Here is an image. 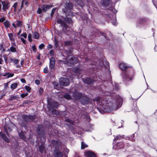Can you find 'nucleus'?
Here are the masks:
<instances>
[{"label": "nucleus", "mask_w": 157, "mask_h": 157, "mask_svg": "<svg viewBox=\"0 0 157 157\" xmlns=\"http://www.w3.org/2000/svg\"><path fill=\"white\" fill-rule=\"evenodd\" d=\"M11 61L13 63L15 64H18L19 62V60L17 59H13L11 58L10 59Z\"/></svg>", "instance_id": "nucleus-32"}, {"label": "nucleus", "mask_w": 157, "mask_h": 157, "mask_svg": "<svg viewBox=\"0 0 157 157\" xmlns=\"http://www.w3.org/2000/svg\"><path fill=\"white\" fill-rule=\"evenodd\" d=\"M146 21V19L144 18H141L139 19V22L140 24H142Z\"/></svg>", "instance_id": "nucleus-36"}, {"label": "nucleus", "mask_w": 157, "mask_h": 157, "mask_svg": "<svg viewBox=\"0 0 157 157\" xmlns=\"http://www.w3.org/2000/svg\"><path fill=\"white\" fill-rule=\"evenodd\" d=\"M52 48V46L51 44H48L47 46V48L48 50L51 49Z\"/></svg>", "instance_id": "nucleus-57"}, {"label": "nucleus", "mask_w": 157, "mask_h": 157, "mask_svg": "<svg viewBox=\"0 0 157 157\" xmlns=\"http://www.w3.org/2000/svg\"><path fill=\"white\" fill-rule=\"evenodd\" d=\"M2 3V9L4 10L5 11L8 9L10 7V3L8 1H5Z\"/></svg>", "instance_id": "nucleus-8"}, {"label": "nucleus", "mask_w": 157, "mask_h": 157, "mask_svg": "<svg viewBox=\"0 0 157 157\" xmlns=\"http://www.w3.org/2000/svg\"><path fill=\"white\" fill-rule=\"evenodd\" d=\"M82 95L81 93L75 90L73 94V97L75 100L80 99L82 97Z\"/></svg>", "instance_id": "nucleus-6"}, {"label": "nucleus", "mask_w": 157, "mask_h": 157, "mask_svg": "<svg viewBox=\"0 0 157 157\" xmlns=\"http://www.w3.org/2000/svg\"><path fill=\"white\" fill-rule=\"evenodd\" d=\"M119 143L117 144V147L119 148H121L122 147H123L124 146V145L123 144H122V143H121V146H119Z\"/></svg>", "instance_id": "nucleus-56"}, {"label": "nucleus", "mask_w": 157, "mask_h": 157, "mask_svg": "<svg viewBox=\"0 0 157 157\" xmlns=\"http://www.w3.org/2000/svg\"><path fill=\"white\" fill-rule=\"evenodd\" d=\"M88 147V145H86L84 142H82L81 143V148L82 149H84L86 147Z\"/></svg>", "instance_id": "nucleus-30"}, {"label": "nucleus", "mask_w": 157, "mask_h": 157, "mask_svg": "<svg viewBox=\"0 0 157 157\" xmlns=\"http://www.w3.org/2000/svg\"><path fill=\"white\" fill-rule=\"evenodd\" d=\"M77 4L81 6H82L83 5L82 3V2L80 0L78 1Z\"/></svg>", "instance_id": "nucleus-49"}, {"label": "nucleus", "mask_w": 157, "mask_h": 157, "mask_svg": "<svg viewBox=\"0 0 157 157\" xmlns=\"http://www.w3.org/2000/svg\"><path fill=\"white\" fill-rule=\"evenodd\" d=\"M109 0H104L103 2V4L104 6H109Z\"/></svg>", "instance_id": "nucleus-23"}, {"label": "nucleus", "mask_w": 157, "mask_h": 157, "mask_svg": "<svg viewBox=\"0 0 157 157\" xmlns=\"http://www.w3.org/2000/svg\"><path fill=\"white\" fill-rule=\"evenodd\" d=\"M53 155L54 157H63V154L62 152L56 149L54 150Z\"/></svg>", "instance_id": "nucleus-5"}, {"label": "nucleus", "mask_w": 157, "mask_h": 157, "mask_svg": "<svg viewBox=\"0 0 157 157\" xmlns=\"http://www.w3.org/2000/svg\"><path fill=\"white\" fill-rule=\"evenodd\" d=\"M3 24L5 26L6 28H8L10 27V23L9 21H5V22H4Z\"/></svg>", "instance_id": "nucleus-28"}, {"label": "nucleus", "mask_w": 157, "mask_h": 157, "mask_svg": "<svg viewBox=\"0 0 157 157\" xmlns=\"http://www.w3.org/2000/svg\"><path fill=\"white\" fill-rule=\"evenodd\" d=\"M28 0H22L21 2V9H22V8L24 6V5L27 7L28 5Z\"/></svg>", "instance_id": "nucleus-19"}, {"label": "nucleus", "mask_w": 157, "mask_h": 157, "mask_svg": "<svg viewBox=\"0 0 157 157\" xmlns=\"http://www.w3.org/2000/svg\"><path fill=\"white\" fill-rule=\"evenodd\" d=\"M78 61V59L76 57L73 56H69L67 57L66 60H60V62L66 64H69V63L74 64L76 63Z\"/></svg>", "instance_id": "nucleus-2"}, {"label": "nucleus", "mask_w": 157, "mask_h": 157, "mask_svg": "<svg viewBox=\"0 0 157 157\" xmlns=\"http://www.w3.org/2000/svg\"><path fill=\"white\" fill-rule=\"evenodd\" d=\"M51 142L53 146L56 148L57 147H58V145L59 144V141H56L55 140H52Z\"/></svg>", "instance_id": "nucleus-21"}, {"label": "nucleus", "mask_w": 157, "mask_h": 157, "mask_svg": "<svg viewBox=\"0 0 157 157\" xmlns=\"http://www.w3.org/2000/svg\"><path fill=\"white\" fill-rule=\"evenodd\" d=\"M21 41L23 43L25 44L26 43V41L22 37H21Z\"/></svg>", "instance_id": "nucleus-60"}, {"label": "nucleus", "mask_w": 157, "mask_h": 157, "mask_svg": "<svg viewBox=\"0 0 157 157\" xmlns=\"http://www.w3.org/2000/svg\"><path fill=\"white\" fill-rule=\"evenodd\" d=\"M11 46L8 48L7 50V52H11L12 53H17L18 51V47L16 46L15 42H11Z\"/></svg>", "instance_id": "nucleus-3"}, {"label": "nucleus", "mask_w": 157, "mask_h": 157, "mask_svg": "<svg viewBox=\"0 0 157 157\" xmlns=\"http://www.w3.org/2000/svg\"><path fill=\"white\" fill-rule=\"evenodd\" d=\"M73 6L71 3H69L66 5V8L69 10L71 9L73 7Z\"/></svg>", "instance_id": "nucleus-26"}, {"label": "nucleus", "mask_w": 157, "mask_h": 157, "mask_svg": "<svg viewBox=\"0 0 157 157\" xmlns=\"http://www.w3.org/2000/svg\"><path fill=\"white\" fill-rule=\"evenodd\" d=\"M71 44V42L70 41H65V44L66 45H70Z\"/></svg>", "instance_id": "nucleus-53"}, {"label": "nucleus", "mask_w": 157, "mask_h": 157, "mask_svg": "<svg viewBox=\"0 0 157 157\" xmlns=\"http://www.w3.org/2000/svg\"><path fill=\"white\" fill-rule=\"evenodd\" d=\"M59 83L62 86H67L69 84V81L67 78H62L59 80Z\"/></svg>", "instance_id": "nucleus-4"}, {"label": "nucleus", "mask_w": 157, "mask_h": 157, "mask_svg": "<svg viewBox=\"0 0 157 157\" xmlns=\"http://www.w3.org/2000/svg\"><path fill=\"white\" fill-rule=\"evenodd\" d=\"M32 48L34 52H36V48L35 45H34L32 46Z\"/></svg>", "instance_id": "nucleus-50"}, {"label": "nucleus", "mask_w": 157, "mask_h": 157, "mask_svg": "<svg viewBox=\"0 0 157 157\" xmlns=\"http://www.w3.org/2000/svg\"><path fill=\"white\" fill-rule=\"evenodd\" d=\"M14 74L13 73H10L9 72L7 73V78H9L12 77L14 75Z\"/></svg>", "instance_id": "nucleus-37"}, {"label": "nucleus", "mask_w": 157, "mask_h": 157, "mask_svg": "<svg viewBox=\"0 0 157 157\" xmlns=\"http://www.w3.org/2000/svg\"><path fill=\"white\" fill-rule=\"evenodd\" d=\"M86 154L87 157H96L95 153L90 151H88L86 152Z\"/></svg>", "instance_id": "nucleus-11"}, {"label": "nucleus", "mask_w": 157, "mask_h": 157, "mask_svg": "<svg viewBox=\"0 0 157 157\" xmlns=\"http://www.w3.org/2000/svg\"><path fill=\"white\" fill-rule=\"evenodd\" d=\"M56 10V8H54L52 10V12L51 14V17H52L53 16L54 13V12H55V11Z\"/></svg>", "instance_id": "nucleus-44"}, {"label": "nucleus", "mask_w": 157, "mask_h": 157, "mask_svg": "<svg viewBox=\"0 0 157 157\" xmlns=\"http://www.w3.org/2000/svg\"><path fill=\"white\" fill-rule=\"evenodd\" d=\"M120 68L123 71H125L126 69L128 67L124 63H120L119 65Z\"/></svg>", "instance_id": "nucleus-13"}, {"label": "nucleus", "mask_w": 157, "mask_h": 157, "mask_svg": "<svg viewBox=\"0 0 157 157\" xmlns=\"http://www.w3.org/2000/svg\"><path fill=\"white\" fill-rule=\"evenodd\" d=\"M24 119L26 121H30L34 120L36 118L35 115H25Z\"/></svg>", "instance_id": "nucleus-7"}, {"label": "nucleus", "mask_w": 157, "mask_h": 157, "mask_svg": "<svg viewBox=\"0 0 157 157\" xmlns=\"http://www.w3.org/2000/svg\"><path fill=\"white\" fill-rule=\"evenodd\" d=\"M28 38L29 39V41L30 42H31L32 40V35L31 34H29L28 35Z\"/></svg>", "instance_id": "nucleus-46"}, {"label": "nucleus", "mask_w": 157, "mask_h": 157, "mask_svg": "<svg viewBox=\"0 0 157 157\" xmlns=\"http://www.w3.org/2000/svg\"><path fill=\"white\" fill-rule=\"evenodd\" d=\"M28 94L27 93H25V94H21V97L22 98H24L28 95Z\"/></svg>", "instance_id": "nucleus-39"}, {"label": "nucleus", "mask_w": 157, "mask_h": 157, "mask_svg": "<svg viewBox=\"0 0 157 157\" xmlns=\"http://www.w3.org/2000/svg\"><path fill=\"white\" fill-rule=\"evenodd\" d=\"M0 136H1L6 142L7 143L9 142V140L4 134L2 132H0Z\"/></svg>", "instance_id": "nucleus-15"}, {"label": "nucleus", "mask_w": 157, "mask_h": 157, "mask_svg": "<svg viewBox=\"0 0 157 157\" xmlns=\"http://www.w3.org/2000/svg\"><path fill=\"white\" fill-rule=\"evenodd\" d=\"M64 97L66 99L69 100L71 99V96L68 94H65L64 95Z\"/></svg>", "instance_id": "nucleus-33"}, {"label": "nucleus", "mask_w": 157, "mask_h": 157, "mask_svg": "<svg viewBox=\"0 0 157 157\" xmlns=\"http://www.w3.org/2000/svg\"><path fill=\"white\" fill-rule=\"evenodd\" d=\"M43 6L44 7H45V8L46 9H48L50 8L51 7V5H43Z\"/></svg>", "instance_id": "nucleus-47"}, {"label": "nucleus", "mask_w": 157, "mask_h": 157, "mask_svg": "<svg viewBox=\"0 0 157 157\" xmlns=\"http://www.w3.org/2000/svg\"><path fill=\"white\" fill-rule=\"evenodd\" d=\"M43 89L42 88L40 87L39 90V93L40 94H41L43 92Z\"/></svg>", "instance_id": "nucleus-51"}, {"label": "nucleus", "mask_w": 157, "mask_h": 157, "mask_svg": "<svg viewBox=\"0 0 157 157\" xmlns=\"http://www.w3.org/2000/svg\"><path fill=\"white\" fill-rule=\"evenodd\" d=\"M21 36H23L25 38H26L27 37V34L26 33L21 34Z\"/></svg>", "instance_id": "nucleus-55"}, {"label": "nucleus", "mask_w": 157, "mask_h": 157, "mask_svg": "<svg viewBox=\"0 0 157 157\" xmlns=\"http://www.w3.org/2000/svg\"><path fill=\"white\" fill-rule=\"evenodd\" d=\"M48 105L52 107L57 108L59 106L58 103L55 101H52L48 103Z\"/></svg>", "instance_id": "nucleus-16"}, {"label": "nucleus", "mask_w": 157, "mask_h": 157, "mask_svg": "<svg viewBox=\"0 0 157 157\" xmlns=\"http://www.w3.org/2000/svg\"><path fill=\"white\" fill-rule=\"evenodd\" d=\"M73 71L75 73H81V70L77 67H75L73 69Z\"/></svg>", "instance_id": "nucleus-22"}, {"label": "nucleus", "mask_w": 157, "mask_h": 157, "mask_svg": "<svg viewBox=\"0 0 157 157\" xmlns=\"http://www.w3.org/2000/svg\"><path fill=\"white\" fill-rule=\"evenodd\" d=\"M5 20V18L4 17H1L0 18V22L4 21Z\"/></svg>", "instance_id": "nucleus-58"}, {"label": "nucleus", "mask_w": 157, "mask_h": 157, "mask_svg": "<svg viewBox=\"0 0 157 157\" xmlns=\"http://www.w3.org/2000/svg\"><path fill=\"white\" fill-rule=\"evenodd\" d=\"M44 130V128L42 125L40 124L38 125L37 132L40 136L38 139L39 140L40 142H41V144L39 146V148L40 151L41 153L44 152L45 151L44 143L46 139Z\"/></svg>", "instance_id": "nucleus-1"}, {"label": "nucleus", "mask_w": 157, "mask_h": 157, "mask_svg": "<svg viewBox=\"0 0 157 157\" xmlns=\"http://www.w3.org/2000/svg\"><path fill=\"white\" fill-rule=\"evenodd\" d=\"M17 2H15L13 6V7L14 8V9H16V7L17 6Z\"/></svg>", "instance_id": "nucleus-61"}, {"label": "nucleus", "mask_w": 157, "mask_h": 157, "mask_svg": "<svg viewBox=\"0 0 157 157\" xmlns=\"http://www.w3.org/2000/svg\"><path fill=\"white\" fill-rule=\"evenodd\" d=\"M8 35L10 40L12 42H15V40L13 35L12 33H8Z\"/></svg>", "instance_id": "nucleus-18"}, {"label": "nucleus", "mask_w": 157, "mask_h": 157, "mask_svg": "<svg viewBox=\"0 0 157 157\" xmlns=\"http://www.w3.org/2000/svg\"><path fill=\"white\" fill-rule=\"evenodd\" d=\"M40 35L39 33L36 32H35L33 34V37L35 39H38L39 38Z\"/></svg>", "instance_id": "nucleus-27"}, {"label": "nucleus", "mask_w": 157, "mask_h": 157, "mask_svg": "<svg viewBox=\"0 0 157 157\" xmlns=\"http://www.w3.org/2000/svg\"><path fill=\"white\" fill-rule=\"evenodd\" d=\"M58 41L55 38L54 39V44L56 47H57L58 46Z\"/></svg>", "instance_id": "nucleus-43"}, {"label": "nucleus", "mask_w": 157, "mask_h": 157, "mask_svg": "<svg viewBox=\"0 0 157 157\" xmlns=\"http://www.w3.org/2000/svg\"><path fill=\"white\" fill-rule=\"evenodd\" d=\"M3 58H4V60L5 61H6L7 59V58L6 56V55H4L3 56Z\"/></svg>", "instance_id": "nucleus-64"}, {"label": "nucleus", "mask_w": 157, "mask_h": 157, "mask_svg": "<svg viewBox=\"0 0 157 157\" xmlns=\"http://www.w3.org/2000/svg\"><path fill=\"white\" fill-rule=\"evenodd\" d=\"M44 46L45 45L43 44H41L39 45V48L41 50L44 48Z\"/></svg>", "instance_id": "nucleus-42"}, {"label": "nucleus", "mask_w": 157, "mask_h": 157, "mask_svg": "<svg viewBox=\"0 0 157 157\" xmlns=\"http://www.w3.org/2000/svg\"><path fill=\"white\" fill-rule=\"evenodd\" d=\"M104 102H105V101L102 100L101 101V105L100 106V109L102 110H103L104 109H105L107 108V105H106L107 104L106 103L105 104H104Z\"/></svg>", "instance_id": "nucleus-14"}, {"label": "nucleus", "mask_w": 157, "mask_h": 157, "mask_svg": "<svg viewBox=\"0 0 157 157\" xmlns=\"http://www.w3.org/2000/svg\"><path fill=\"white\" fill-rule=\"evenodd\" d=\"M48 68L47 67H46L44 68L43 71L44 73L45 74H47L48 72Z\"/></svg>", "instance_id": "nucleus-41"}, {"label": "nucleus", "mask_w": 157, "mask_h": 157, "mask_svg": "<svg viewBox=\"0 0 157 157\" xmlns=\"http://www.w3.org/2000/svg\"><path fill=\"white\" fill-rule=\"evenodd\" d=\"M132 136H131L130 137H128V140H130L133 142L134 141H135V139H132Z\"/></svg>", "instance_id": "nucleus-59"}, {"label": "nucleus", "mask_w": 157, "mask_h": 157, "mask_svg": "<svg viewBox=\"0 0 157 157\" xmlns=\"http://www.w3.org/2000/svg\"><path fill=\"white\" fill-rule=\"evenodd\" d=\"M19 136L21 138L24 140L25 139V133L24 132H21L19 134Z\"/></svg>", "instance_id": "nucleus-24"}, {"label": "nucleus", "mask_w": 157, "mask_h": 157, "mask_svg": "<svg viewBox=\"0 0 157 157\" xmlns=\"http://www.w3.org/2000/svg\"><path fill=\"white\" fill-rule=\"evenodd\" d=\"M0 50L2 51V52L5 51V49L3 46V43H2L0 44Z\"/></svg>", "instance_id": "nucleus-31"}, {"label": "nucleus", "mask_w": 157, "mask_h": 157, "mask_svg": "<svg viewBox=\"0 0 157 157\" xmlns=\"http://www.w3.org/2000/svg\"><path fill=\"white\" fill-rule=\"evenodd\" d=\"M49 53L51 56H53L54 55V51L52 50H50L49 52Z\"/></svg>", "instance_id": "nucleus-45"}, {"label": "nucleus", "mask_w": 157, "mask_h": 157, "mask_svg": "<svg viewBox=\"0 0 157 157\" xmlns=\"http://www.w3.org/2000/svg\"><path fill=\"white\" fill-rule=\"evenodd\" d=\"M57 22L62 25L64 22L61 20L58 19L57 20Z\"/></svg>", "instance_id": "nucleus-40"}, {"label": "nucleus", "mask_w": 157, "mask_h": 157, "mask_svg": "<svg viewBox=\"0 0 157 157\" xmlns=\"http://www.w3.org/2000/svg\"><path fill=\"white\" fill-rule=\"evenodd\" d=\"M55 63V60L54 57H52L50 59V67L51 69L53 68Z\"/></svg>", "instance_id": "nucleus-10"}, {"label": "nucleus", "mask_w": 157, "mask_h": 157, "mask_svg": "<svg viewBox=\"0 0 157 157\" xmlns=\"http://www.w3.org/2000/svg\"><path fill=\"white\" fill-rule=\"evenodd\" d=\"M35 83H36V84L37 85L39 84L40 83V82L39 80H36L35 81Z\"/></svg>", "instance_id": "nucleus-63"}, {"label": "nucleus", "mask_w": 157, "mask_h": 157, "mask_svg": "<svg viewBox=\"0 0 157 157\" xmlns=\"http://www.w3.org/2000/svg\"><path fill=\"white\" fill-rule=\"evenodd\" d=\"M122 77L123 78L125 79L126 81H130L132 80L131 78L129 77L128 75L127 74L125 73V72H124V73L123 74Z\"/></svg>", "instance_id": "nucleus-17"}, {"label": "nucleus", "mask_w": 157, "mask_h": 157, "mask_svg": "<svg viewBox=\"0 0 157 157\" xmlns=\"http://www.w3.org/2000/svg\"><path fill=\"white\" fill-rule=\"evenodd\" d=\"M123 136L118 135L116 136V137L115 138V139L116 140H120L121 138H124Z\"/></svg>", "instance_id": "nucleus-34"}, {"label": "nucleus", "mask_w": 157, "mask_h": 157, "mask_svg": "<svg viewBox=\"0 0 157 157\" xmlns=\"http://www.w3.org/2000/svg\"><path fill=\"white\" fill-rule=\"evenodd\" d=\"M82 80L84 83L88 84H93L94 82V81L90 78L83 79Z\"/></svg>", "instance_id": "nucleus-9"}, {"label": "nucleus", "mask_w": 157, "mask_h": 157, "mask_svg": "<svg viewBox=\"0 0 157 157\" xmlns=\"http://www.w3.org/2000/svg\"><path fill=\"white\" fill-rule=\"evenodd\" d=\"M49 110L51 111L52 113L53 114L57 115L59 114L58 112L56 109H54L49 108Z\"/></svg>", "instance_id": "nucleus-25"}, {"label": "nucleus", "mask_w": 157, "mask_h": 157, "mask_svg": "<svg viewBox=\"0 0 157 157\" xmlns=\"http://www.w3.org/2000/svg\"><path fill=\"white\" fill-rule=\"evenodd\" d=\"M37 13H38L40 14L42 12V10L40 8H39L37 10Z\"/></svg>", "instance_id": "nucleus-54"}, {"label": "nucleus", "mask_w": 157, "mask_h": 157, "mask_svg": "<svg viewBox=\"0 0 157 157\" xmlns=\"http://www.w3.org/2000/svg\"><path fill=\"white\" fill-rule=\"evenodd\" d=\"M17 86V83H14L11 85V88L13 89H16Z\"/></svg>", "instance_id": "nucleus-29"}, {"label": "nucleus", "mask_w": 157, "mask_h": 157, "mask_svg": "<svg viewBox=\"0 0 157 157\" xmlns=\"http://www.w3.org/2000/svg\"><path fill=\"white\" fill-rule=\"evenodd\" d=\"M66 121L67 122H68L71 124H73L74 123V121H73L70 120L69 119H67L66 120Z\"/></svg>", "instance_id": "nucleus-48"}, {"label": "nucleus", "mask_w": 157, "mask_h": 157, "mask_svg": "<svg viewBox=\"0 0 157 157\" xmlns=\"http://www.w3.org/2000/svg\"><path fill=\"white\" fill-rule=\"evenodd\" d=\"M63 27L67 29L68 28V25H67L66 24H65L64 22L63 24L62 25Z\"/></svg>", "instance_id": "nucleus-52"}, {"label": "nucleus", "mask_w": 157, "mask_h": 157, "mask_svg": "<svg viewBox=\"0 0 157 157\" xmlns=\"http://www.w3.org/2000/svg\"><path fill=\"white\" fill-rule=\"evenodd\" d=\"M4 129L8 136H9L8 132H11L12 131V129L10 127L8 124H6L4 126Z\"/></svg>", "instance_id": "nucleus-12"}, {"label": "nucleus", "mask_w": 157, "mask_h": 157, "mask_svg": "<svg viewBox=\"0 0 157 157\" xmlns=\"http://www.w3.org/2000/svg\"><path fill=\"white\" fill-rule=\"evenodd\" d=\"M25 88L28 92H30L31 91V89L29 86H25Z\"/></svg>", "instance_id": "nucleus-35"}, {"label": "nucleus", "mask_w": 157, "mask_h": 157, "mask_svg": "<svg viewBox=\"0 0 157 157\" xmlns=\"http://www.w3.org/2000/svg\"><path fill=\"white\" fill-rule=\"evenodd\" d=\"M17 24H16V25L17 26L19 27V26H21L22 22L21 21H17Z\"/></svg>", "instance_id": "nucleus-38"}, {"label": "nucleus", "mask_w": 157, "mask_h": 157, "mask_svg": "<svg viewBox=\"0 0 157 157\" xmlns=\"http://www.w3.org/2000/svg\"><path fill=\"white\" fill-rule=\"evenodd\" d=\"M64 20L65 22L68 24H71L72 23V20L71 18L66 17L64 18Z\"/></svg>", "instance_id": "nucleus-20"}, {"label": "nucleus", "mask_w": 157, "mask_h": 157, "mask_svg": "<svg viewBox=\"0 0 157 157\" xmlns=\"http://www.w3.org/2000/svg\"><path fill=\"white\" fill-rule=\"evenodd\" d=\"M21 81L22 83H26V81L25 79L24 78H21Z\"/></svg>", "instance_id": "nucleus-62"}]
</instances>
